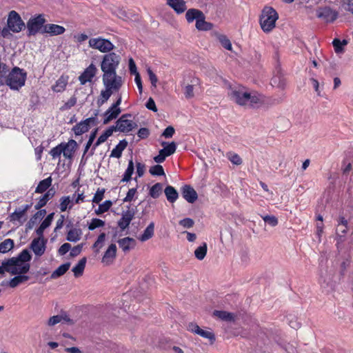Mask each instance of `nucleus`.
Instances as JSON below:
<instances>
[{
	"label": "nucleus",
	"instance_id": "obj_49",
	"mask_svg": "<svg viewBox=\"0 0 353 353\" xmlns=\"http://www.w3.org/2000/svg\"><path fill=\"white\" fill-rule=\"evenodd\" d=\"M105 225V221L101 219L94 218L91 220L88 225V229L90 230H94L97 228L103 227Z\"/></svg>",
	"mask_w": 353,
	"mask_h": 353
},
{
	"label": "nucleus",
	"instance_id": "obj_1",
	"mask_svg": "<svg viewBox=\"0 0 353 353\" xmlns=\"http://www.w3.org/2000/svg\"><path fill=\"white\" fill-rule=\"evenodd\" d=\"M121 61V57L115 52H109L103 57L101 70L105 88H120L123 85L122 77L116 70Z\"/></svg>",
	"mask_w": 353,
	"mask_h": 353
},
{
	"label": "nucleus",
	"instance_id": "obj_40",
	"mask_svg": "<svg viewBox=\"0 0 353 353\" xmlns=\"http://www.w3.org/2000/svg\"><path fill=\"white\" fill-rule=\"evenodd\" d=\"M70 263H66L61 265L58 268H57L51 274L52 279H57L62 275H63L70 268Z\"/></svg>",
	"mask_w": 353,
	"mask_h": 353
},
{
	"label": "nucleus",
	"instance_id": "obj_36",
	"mask_svg": "<svg viewBox=\"0 0 353 353\" xmlns=\"http://www.w3.org/2000/svg\"><path fill=\"white\" fill-rule=\"evenodd\" d=\"M52 178L49 176L42 181H41L37 187L36 188L35 192L36 193H43L48 189V188L52 185Z\"/></svg>",
	"mask_w": 353,
	"mask_h": 353
},
{
	"label": "nucleus",
	"instance_id": "obj_63",
	"mask_svg": "<svg viewBox=\"0 0 353 353\" xmlns=\"http://www.w3.org/2000/svg\"><path fill=\"white\" fill-rule=\"evenodd\" d=\"M175 132V130L172 126L167 127L162 133V136L165 139H169L172 137Z\"/></svg>",
	"mask_w": 353,
	"mask_h": 353
},
{
	"label": "nucleus",
	"instance_id": "obj_42",
	"mask_svg": "<svg viewBox=\"0 0 353 353\" xmlns=\"http://www.w3.org/2000/svg\"><path fill=\"white\" fill-rule=\"evenodd\" d=\"M207 244L203 243L199 246L194 251V256L198 260H203L207 254Z\"/></svg>",
	"mask_w": 353,
	"mask_h": 353
},
{
	"label": "nucleus",
	"instance_id": "obj_33",
	"mask_svg": "<svg viewBox=\"0 0 353 353\" xmlns=\"http://www.w3.org/2000/svg\"><path fill=\"white\" fill-rule=\"evenodd\" d=\"M81 234L82 232L80 229L72 228L68 232L66 239L70 242H77L80 239Z\"/></svg>",
	"mask_w": 353,
	"mask_h": 353
},
{
	"label": "nucleus",
	"instance_id": "obj_6",
	"mask_svg": "<svg viewBox=\"0 0 353 353\" xmlns=\"http://www.w3.org/2000/svg\"><path fill=\"white\" fill-rule=\"evenodd\" d=\"M88 43L90 48L107 54L110 52L114 48V44L110 40L101 37L91 38Z\"/></svg>",
	"mask_w": 353,
	"mask_h": 353
},
{
	"label": "nucleus",
	"instance_id": "obj_24",
	"mask_svg": "<svg viewBox=\"0 0 353 353\" xmlns=\"http://www.w3.org/2000/svg\"><path fill=\"white\" fill-rule=\"evenodd\" d=\"M167 3L177 14H181L186 10V5L184 0H167Z\"/></svg>",
	"mask_w": 353,
	"mask_h": 353
},
{
	"label": "nucleus",
	"instance_id": "obj_38",
	"mask_svg": "<svg viewBox=\"0 0 353 353\" xmlns=\"http://www.w3.org/2000/svg\"><path fill=\"white\" fill-rule=\"evenodd\" d=\"M85 263L86 258L83 257L78 262V263L74 267H73L72 270L75 277H79L82 275L85 267Z\"/></svg>",
	"mask_w": 353,
	"mask_h": 353
},
{
	"label": "nucleus",
	"instance_id": "obj_25",
	"mask_svg": "<svg viewBox=\"0 0 353 353\" xmlns=\"http://www.w3.org/2000/svg\"><path fill=\"white\" fill-rule=\"evenodd\" d=\"M118 243L122 250L125 252L135 246L136 241L133 238L125 237L119 239Z\"/></svg>",
	"mask_w": 353,
	"mask_h": 353
},
{
	"label": "nucleus",
	"instance_id": "obj_57",
	"mask_svg": "<svg viewBox=\"0 0 353 353\" xmlns=\"http://www.w3.org/2000/svg\"><path fill=\"white\" fill-rule=\"evenodd\" d=\"M344 10L353 15V0H342Z\"/></svg>",
	"mask_w": 353,
	"mask_h": 353
},
{
	"label": "nucleus",
	"instance_id": "obj_62",
	"mask_svg": "<svg viewBox=\"0 0 353 353\" xmlns=\"http://www.w3.org/2000/svg\"><path fill=\"white\" fill-rule=\"evenodd\" d=\"M63 319L62 316L61 315H55L50 317L48 321V325L49 326H54L56 324L60 323Z\"/></svg>",
	"mask_w": 353,
	"mask_h": 353
},
{
	"label": "nucleus",
	"instance_id": "obj_31",
	"mask_svg": "<svg viewBox=\"0 0 353 353\" xmlns=\"http://www.w3.org/2000/svg\"><path fill=\"white\" fill-rule=\"evenodd\" d=\"M205 17L204 14H203L202 17L199 18L196 21V28L198 30L201 31H208L210 30L213 28V25L210 23L205 21Z\"/></svg>",
	"mask_w": 353,
	"mask_h": 353
},
{
	"label": "nucleus",
	"instance_id": "obj_59",
	"mask_svg": "<svg viewBox=\"0 0 353 353\" xmlns=\"http://www.w3.org/2000/svg\"><path fill=\"white\" fill-rule=\"evenodd\" d=\"M137 193V188H131L127 192L125 197L123 199V202H131L134 199Z\"/></svg>",
	"mask_w": 353,
	"mask_h": 353
},
{
	"label": "nucleus",
	"instance_id": "obj_4",
	"mask_svg": "<svg viewBox=\"0 0 353 353\" xmlns=\"http://www.w3.org/2000/svg\"><path fill=\"white\" fill-rule=\"evenodd\" d=\"M27 78V72L25 70L19 67H14L8 75H5L3 85H6L10 88H20L24 85Z\"/></svg>",
	"mask_w": 353,
	"mask_h": 353
},
{
	"label": "nucleus",
	"instance_id": "obj_17",
	"mask_svg": "<svg viewBox=\"0 0 353 353\" xmlns=\"http://www.w3.org/2000/svg\"><path fill=\"white\" fill-rule=\"evenodd\" d=\"M65 31V29L63 26L53 23H47L42 29V34L48 33L51 36H57L63 34Z\"/></svg>",
	"mask_w": 353,
	"mask_h": 353
},
{
	"label": "nucleus",
	"instance_id": "obj_8",
	"mask_svg": "<svg viewBox=\"0 0 353 353\" xmlns=\"http://www.w3.org/2000/svg\"><path fill=\"white\" fill-rule=\"evenodd\" d=\"M45 23L46 19L41 14L30 19L27 23L28 35H35L38 32L42 34V29L46 25Z\"/></svg>",
	"mask_w": 353,
	"mask_h": 353
},
{
	"label": "nucleus",
	"instance_id": "obj_14",
	"mask_svg": "<svg viewBox=\"0 0 353 353\" xmlns=\"http://www.w3.org/2000/svg\"><path fill=\"white\" fill-rule=\"evenodd\" d=\"M97 115V113L95 114V116ZM96 121V117H92L85 119L76 124L73 128L72 130L75 135L79 136L81 135L86 132H88L90 129V126L91 124H94Z\"/></svg>",
	"mask_w": 353,
	"mask_h": 353
},
{
	"label": "nucleus",
	"instance_id": "obj_35",
	"mask_svg": "<svg viewBox=\"0 0 353 353\" xmlns=\"http://www.w3.org/2000/svg\"><path fill=\"white\" fill-rule=\"evenodd\" d=\"M74 202L69 196H62L60 199L59 209L61 212H65L67 209H71Z\"/></svg>",
	"mask_w": 353,
	"mask_h": 353
},
{
	"label": "nucleus",
	"instance_id": "obj_34",
	"mask_svg": "<svg viewBox=\"0 0 353 353\" xmlns=\"http://www.w3.org/2000/svg\"><path fill=\"white\" fill-rule=\"evenodd\" d=\"M29 276L23 274H17L9 281V286L12 288L17 287L19 285L26 282Z\"/></svg>",
	"mask_w": 353,
	"mask_h": 353
},
{
	"label": "nucleus",
	"instance_id": "obj_23",
	"mask_svg": "<svg viewBox=\"0 0 353 353\" xmlns=\"http://www.w3.org/2000/svg\"><path fill=\"white\" fill-rule=\"evenodd\" d=\"M188 330L203 338L208 339L210 340H214V335L212 332L201 329L196 324L190 323L188 325Z\"/></svg>",
	"mask_w": 353,
	"mask_h": 353
},
{
	"label": "nucleus",
	"instance_id": "obj_16",
	"mask_svg": "<svg viewBox=\"0 0 353 353\" xmlns=\"http://www.w3.org/2000/svg\"><path fill=\"white\" fill-rule=\"evenodd\" d=\"M63 155L65 159H72L75 152L77 143L71 139L68 143H61Z\"/></svg>",
	"mask_w": 353,
	"mask_h": 353
},
{
	"label": "nucleus",
	"instance_id": "obj_47",
	"mask_svg": "<svg viewBox=\"0 0 353 353\" xmlns=\"http://www.w3.org/2000/svg\"><path fill=\"white\" fill-rule=\"evenodd\" d=\"M226 157L234 165H239L243 163L242 159L240 156L233 152H229L226 154Z\"/></svg>",
	"mask_w": 353,
	"mask_h": 353
},
{
	"label": "nucleus",
	"instance_id": "obj_29",
	"mask_svg": "<svg viewBox=\"0 0 353 353\" xmlns=\"http://www.w3.org/2000/svg\"><path fill=\"white\" fill-rule=\"evenodd\" d=\"M154 223L151 222L147 228L144 230L143 234L139 236V240L141 242H145L154 236Z\"/></svg>",
	"mask_w": 353,
	"mask_h": 353
},
{
	"label": "nucleus",
	"instance_id": "obj_18",
	"mask_svg": "<svg viewBox=\"0 0 353 353\" xmlns=\"http://www.w3.org/2000/svg\"><path fill=\"white\" fill-rule=\"evenodd\" d=\"M117 245L114 243L110 244L102 257V263L110 265L112 263L117 255Z\"/></svg>",
	"mask_w": 353,
	"mask_h": 353
},
{
	"label": "nucleus",
	"instance_id": "obj_53",
	"mask_svg": "<svg viewBox=\"0 0 353 353\" xmlns=\"http://www.w3.org/2000/svg\"><path fill=\"white\" fill-rule=\"evenodd\" d=\"M271 84L273 87H277L278 88H283L285 85L283 79H281L279 76H274L271 80Z\"/></svg>",
	"mask_w": 353,
	"mask_h": 353
},
{
	"label": "nucleus",
	"instance_id": "obj_64",
	"mask_svg": "<svg viewBox=\"0 0 353 353\" xmlns=\"http://www.w3.org/2000/svg\"><path fill=\"white\" fill-rule=\"evenodd\" d=\"M136 168H137V174L139 177H141L145 172V165L144 163H142L141 162H137L136 163Z\"/></svg>",
	"mask_w": 353,
	"mask_h": 353
},
{
	"label": "nucleus",
	"instance_id": "obj_30",
	"mask_svg": "<svg viewBox=\"0 0 353 353\" xmlns=\"http://www.w3.org/2000/svg\"><path fill=\"white\" fill-rule=\"evenodd\" d=\"M86 197L84 190H81V187H79L72 194V199L74 204H79L81 203L90 201V200L87 199Z\"/></svg>",
	"mask_w": 353,
	"mask_h": 353
},
{
	"label": "nucleus",
	"instance_id": "obj_56",
	"mask_svg": "<svg viewBox=\"0 0 353 353\" xmlns=\"http://www.w3.org/2000/svg\"><path fill=\"white\" fill-rule=\"evenodd\" d=\"M147 73L148 75V79L152 84V86L156 88L157 83L158 81L156 74L153 72L150 68H147Z\"/></svg>",
	"mask_w": 353,
	"mask_h": 353
},
{
	"label": "nucleus",
	"instance_id": "obj_37",
	"mask_svg": "<svg viewBox=\"0 0 353 353\" xmlns=\"http://www.w3.org/2000/svg\"><path fill=\"white\" fill-rule=\"evenodd\" d=\"M164 192L169 202L174 203L178 199V192L172 186H167Z\"/></svg>",
	"mask_w": 353,
	"mask_h": 353
},
{
	"label": "nucleus",
	"instance_id": "obj_45",
	"mask_svg": "<svg viewBox=\"0 0 353 353\" xmlns=\"http://www.w3.org/2000/svg\"><path fill=\"white\" fill-rule=\"evenodd\" d=\"M163 190V185L160 183H157L154 185H152L150 190V195L154 198H158Z\"/></svg>",
	"mask_w": 353,
	"mask_h": 353
},
{
	"label": "nucleus",
	"instance_id": "obj_48",
	"mask_svg": "<svg viewBox=\"0 0 353 353\" xmlns=\"http://www.w3.org/2000/svg\"><path fill=\"white\" fill-rule=\"evenodd\" d=\"M112 95V90H103L101 95L97 100V105L99 106L102 105Z\"/></svg>",
	"mask_w": 353,
	"mask_h": 353
},
{
	"label": "nucleus",
	"instance_id": "obj_52",
	"mask_svg": "<svg viewBox=\"0 0 353 353\" xmlns=\"http://www.w3.org/2000/svg\"><path fill=\"white\" fill-rule=\"evenodd\" d=\"M61 154H63L61 143L52 148L50 151V154L52 156V159L59 158Z\"/></svg>",
	"mask_w": 353,
	"mask_h": 353
},
{
	"label": "nucleus",
	"instance_id": "obj_5",
	"mask_svg": "<svg viewBox=\"0 0 353 353\" xmlns=\"http://www.w3.org/2000/svg\"><path fill=\"white\" fill-rule=\"evenodd\" d=\"M279 19L277 12L272 7L265 6L262 10L259 19L261 29L265 32H271L276 26V21Z\"/></svg>",
	"mask_w": 353,
	"mask_h": 353
},
{
	"label": "nucleus",
	"instance_id": "obj_3",
	"mask_svg": "<svg viewBox=\"0 0 353 353\" xmlns=\"http://www.w3.org/2000/svg\"><path fill=\"white\" fill-rule=\"evenodd\" d=\"M31 260V255L28 250H22L17 256L6 261L7 272L12 275L24 274L30 268L28 262Z\"/></svg>",
	"mask_w": 353,
	"mask_h": 353
},
{
	"label": "nucleus",
	"instance_id": "obj_9",
	"mask_svg": "<svg viewBox=\"0 0 353 353\" xmlns=\"http://www.w3.org/2000/svg\"><path fill=\"white\" fill-rule=\"evenodd\" d=\"M163 148L159 150V154L154 157V161L157 163H163L166 157L173 154L176 150V144L172 141L171 143L162 142Z\"/></svg>",
	"mask_w": 353,
	"mask_h": 353
},
{
	"label": "nucleus",
	"instance_id": "obj_12",
	"mask_svg": "<svg viewBox=\"0 0 353 353\" xmlns=\"http://www.w3.org/2000/svg\"><path fill=\"white\" fill-rule=\"evenodd\" d=\"M121 103V98L119 97L117 101L114 103L103 114V124H108L113 119H116L121 110L119 107Z\"/></svg>",
	"mask_w": 353,
	"mask_h": 353
},
{
	"label": "nucleus",
	"instance_id": "obj_20",
	"mask_svg": "<svg viewBox=\"0 0 353 353\" xmlns=\"http://www.w3.org/2000/svg\"><path fill=\"white\" fill-rule=\"evenodd\" d=\"M181 194L183 197L190 203H193L198 198L196 192L188 185L182 187Z\"/></svg>",
	"mask_w": 353,
	"mask_h": 353
},
{
	"label": "nucleus",
	"instance_id": "obj_32",
	"mask_svg": "<svg viewBox=\"0 0 353 353\" xmlns=\"http://www.w3.org/2000/svg\"><path fill=\"white\" fill-rule=\"evenodd\" d=\"M203 14V12L200 10L191 8L186 12L185 18L188 23H191L194 20L196 21V20H198L199 18L202 17Z\"/></svg>",
	"mask_w": 353,
	"mask_h": 353
},
{
	"label": "nucleus",
	"instance_id": "obj_61",
	"mask_svg": "<svg viewBox=\"0 0 353 353\" xmlns=\"http://www.w3.org/2000/svg\"><path fill=\"white\" fill-rule=\"evenodd\" d=\"M96 134H97V130H94V132H92L90 135V137H89V139L85 145V150H84V152H83V157L85 155V154L88 151L89 148H90V146L92 145L95 137H96Z\"/></svg>",
	"mask_w": 353,
	"mask_h": 353
},
{
	"label": "nucleus",
	"instance_id": "obj_2",
	"mask_svg": "<svg viewBox=\"0 0 353 353\" xmlns=\"http://www.w3.org/2000/svg\"><path fill=\"white\" fill-rule=\"evenodd\" d=\"M230 96L235 103L242 106L259 107L265 101V96L254 90H233Z\"/></svg>",
	"mask_w": 353,
	"mask_h": 353
},
{
	"label": "nucleus",
	"instance_id": "obj_13",
	"mask_svg": "<svg viewBox=\"0 0 353 353\" xmlns=\"http://www.w3.org/2000/svg\"><path fill=\"white\" fill-rule=\"evenodd\" d=\"M47 240L43 236H38L30 243V249L37 256H42L46 251Z\"/></svg>",
	"mask_w": 353,
	"mask_h": 353
},
{
	"label": "nucleus",
	"instance_id": "obj_58",
	"mask_svg": "<svg viewBox=\"0 0 353 353\" xmlns=\"http://www.w3.org/2000/svg\"><path fill=\"white\" fill-rule=\"evenodd\" d=\"M263 221L270 225L274 227L278 224V220L274 216L266 215L263 216Z\"/></svg>",
	"mask_w": 353,
	"mask_h": 353
},
{
	"label": "nucleus",
	"instance_id": "obj_44",
	"mask_svg": "<svg viewBox=\"0 0 353 353\" xmlns=\"http://www.w3.org/2000/svg\"><path fill=\"white\" fill-rule=\"evenodd\" d=\"M105 236L106 235L104 232L101 233L99 235L97 241L93 244L92 248L95 250L94 252L96 253H99L100 250L103 248L105 240Z\"/></svg>",
	"mask_w": 353,
	"mask_h": 353
},
{
	"label": "nucleus",
	"instance_id": "obj_28",
	"mask_svg": "<svg viewBox=\"0 0 353 353\" xmlns=\"http://www.w3.org/2000/svg\"><path fill=\"white\" fill-rule=\"evenodd\" d=\"M53 216L54 213H50L42 221L40 226L36 230V233L38 236H43L44 230L51 225Z\"/></svg>",
	"mask_w": 353,
	"mask_h": 353
},
{
	"label": "nucleus",
	"instance_id": "obj_55",
	"mask_svg": "<svg viewBox=\"0 0 353 353\" xmlns=\"http://www.w3.org/2000/svg\"><path fill=\"white\" fill-rule=\"evenodd\" d=\"M77 103V98L72 97L67 102H65L61 108L60 110L62 111L67 110L73 107Z\"/></svg>",
	"mask_w": 353,
	"mask_h": 353
},
{
	"label": "nucleus",
	"instance_id": "obj_51",
	"mask_svg": "<svg viewBox=\"0 0 353 353\" xmlns=\"http://www.w3.org/2000/svg\"><path fill=\"white\" fill-rule=\"evenodd\" d=\"M105 193V189L103 188H99L96 193L94 194V196H93L92 199L91 200L92 203H99L103 199Z\"/></svg>",
	"mask_w": 353,
	"mask_h": 353
},
{
	"label": "nucleus",
	"instance_id": "obj_50",
	"mask_svg": "<svg viewBox=\"0 0 353 353\" xmlns=\"http://www.w3.org/2000/svg\"><path fill=\"white\" fill-rule=\"evenodd\" d=\"M150 173L154 176H164V170L161 165H156L150 168Z\"/></svg>",
	"mask_w": 353,
	"mask_h": 353
},
{
	"label": "nucleus",
	"instance_id": "obj_27",
	"mask_svg": "<svg viewBox=\"0 0 353 353\" xmlns=\"http://www.w3.org/2000/svg\"><path fill=\"white\" fill-rule=\"evenodd\" d=\"M127 146L128 141L125 139L120 141L119 143L112 150L110 157L119 159L122 155L123 151L126 148Z\"/></svg>",
	"mask_w": 353,
	"mask_h": 353
},
{
	"label": "nucleus",
	"instance_id": "obj_19",
	"mask_svg": "<svg viewBox=\"0 0 353 353\" xmlns=\"http://www.w3.org/2000/svg\"><path fill=\"white\" fill-rule=\"evenodd\" d=\"M30 205H25L22 206L21 208H19L14 210V212H12L10 215V221H17L20 223H23L25 219H23L26 212L29 210Z\"/></svg>",
	"mask_w": 353,
	"mask_h": 353
},
{
	"label": "nucleus",
	"instance_id": "obj_46",
	"mask_svg": "<svg viewBox=\"0 0 353 353\" xmlns=\"http://www.w3.org/2000/svg\"><path fill=\"white\" fill-rule=\"evenodd\" d=\"M112 205V201L110 200H106L99 205L98 208L95 210L94 212L96 214L100 215L104 212H108Z\"/></svg>",
	"mask_w": 353,
	"mask_h": 353
},
{
	"label": "nucleus",
	"instance_id": "obj_43",
	"mask_svg": "<svg viewBox=\"0 0 353 353\" xmlns=\"http://www.w3.org/2000/svg\"><path fill=\"white\" fill-rule=\"evenodd\" d=\"M347 43V41L345 39L340 40L339 39H334L332 41V45L334 48V51L336 53H341L343 52L344 50L343 46H346Z\"/></svg>",
	"mask_w": 353,
	"mask_h": 353
},
{
	"label": "nucleus",
	"instance_id": "obj_10",
	"mask_svg": "<svg viewBox=\"0 0 353 353\" xmlns=\"http://www.w3.org/2000/svg\"><path fill=\"white\" fill-rule=\"evenodd\" d=\"M7 24L8 29L13 32H19L25 27L20 15L14 10L9 12Z\"/></svg>",
	"mask_w": 353,
	"mask_h": 353
},
{
	"label": "nucleus",
	"instance_id": "obj_21",
	"mask_svg": "<svg viewBox=\"0 0 353 353\" xmlns=\"http://www.w3.org/2000/svg\"><path fill=\"white\" fill-rule=\"evenodd\" d=\"M115 132L114 125H112L106 129L98 138L97 141L94 144L90 155L94 154L95 149L101 143H104L110 136L112 135L113 132Z\"/></svg>",
	"mask_w": 353,
	"mask_h": 353
},
{
	"label": "nucleus",
	"instance_id": "obj_26",
	"mask_svg": "<svg viewBox=\"0 0 353 353\" xmlns=\"http://www.w3.org/2000/svg\"><path fill=\"white\" fill-rule=\"evenodd\" d=\"M213 315L218 319L227 322H233L236 319V315L234 313L222 310H214L213 312Z\"/></svg>",
	"mask_w": 353,
	"mask_h": 353
},
{
	"label": "nucleus",
	"instance_id": "obj_7",
	"mask_svg": "<svg viewBox=\"0 0 353 353\" xmlns=\"http://www.w3.org/2000/svg\"><path fill=\"white\" fill-rule=\"evenodd\" d=\"M316 16L324 22L331 23L336 20L339 12L329 6H323L316 10Z\"/></svg>",
	"mask_w": 353,
	"mask_h": 353
},
{
	"label": "nucleus",
	"instance_id": "obj_54",
	"mask_svg": "<svg viewBox=\"0 0 353 353\" xmlns=\"http://www.w3.org/2000/svg\"><path fill=\"white\" fill-rule=\"evenodd\" d=\"M219 41L222 46L228 50H232V43L230 41L225 35H221L219 37Z\"/></svg>",
	"mask_w": 353,
	"mask_h": 353
},
{
	"label": "nucleus",
	"instance_id": "obj_22",
	"mask_svg": "<svg viewBox=\"0 0 353 353\" xmlns=\"http://www.w3.org/2000/svg\"><path fill=\"white\" fill-rule=\"evenodd\" d=\"M134 216V213L132 210H127V211L123 212L121 218L118 221L119 227L122 230H124L125 229H126L130 224V222L133 219Z\"/></svg>",
	"mask_w": 353,
	"mask_h": 353
},
{
	"label": "nucleus",
	"instance_id": "obj_60",
	"mask_svg": "<svg viewBox=\"0 0 353 353\" xmlns=\"http://www.w3.org/2000/svg\"><path fill=\"white\" fill-rule=\"evenodd\" d=\"M194 222L190 218H185L179 221V225L184 228H190L193 227Z\"/></svg>",
	"mask_w": 353,
	"mask_h": 353
},
{
	"label": "nucleus",
	"instance_id": "obj_11",
	"mask_svg": "<svg viewBox=\"0 0 353 353\" xmlns=\"http://www.w3.org/2000/svg\"><path fill=\"white\" fill-rule=\"evenodd\" d=\"M129 117H131L130 114H123L116 122L115 131L127 133L137 127V123Z\"/></svg>",
	"mask_w": 353,
	"mask_h": 353
},
{
	"label": "nucleus",
	"instance_id": "obj_39",
	"mask_svg": "<svg viewBox=\"0 0 353 353\" xmlns=\"http://www.w3.org/2000/svg\"><path fill=\"white\" fill-rule=\"evenodd\" d=\"M134 170V165L132 159H130L128 162V168L125 170L121 182H128L131 180L132 175Z\"/></svg>",
	"mask_w": 353,
	"mask_h": 353
},
{
	"label": "nucleus",
	"instance_id": "obj_15",
	"mask_svg": "<svg viewBox=\"0 0 353 353\" xmlns=\"http://www.w3.org/2000/svg\"><path fill=\"white\" fill-rule=\"evenodd\" d=\"M97 72V67L93 63H91L79 77L81 84L84 85L87 82H91L93 77L96 75Z\"/></svg>",
	"mask_w": 353,
	"mask_h": 353
},
{
	"label": "nucleus",
	"instance_id": "obj_41",
	"mask_svg": "<svg viewBox=\"0 0 353 353\" xmlns=\"http://www.w3.org/2000/svg\"><path fill=\"white\" fill-rule=\"evenodd\" d=\"M14 245V241L11 239H6L0 243V253H7L11 250Z\"/></svg>",
	"mask_w": 353,
	"mask_h": 353
}]
</instances>
